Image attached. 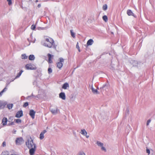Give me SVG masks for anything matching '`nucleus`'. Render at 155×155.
Segmentation results:
<instances>
[{
	"label": "nucleus",
	"instance_id": "1",
	"mask_svg": "<svg viewBox=\"0 0 155 155\" xmlns=\"http://www.w3.org/2000/svg\"><path fill=\"white\" fill-rule=\"evenodd\" d=\"M45 41L43 43V45L49 48L52 47L54 44V41L53 39L49 37H45Z\"/></svg>",
	"mask_w": 155,
	"mask_h": 155
},
{
	"label": "nucleus",
	"instance_id": "2",
	"mask_svg": "<svg viewBox=\"0 0 155 155\" xmlns=\"http://www.w3.org/2000/svg\"><path fill=\"white\" fill-rule=\"evenodd\" d=\"M26 145L28 148H31V147L36 146L35 144L34 143L33 140L31 137L28 138L27 141L25 143Z\"/></svg>",
	"mask_w": 155,
	"mask_h": 155
},
{
	"label": "nucleus",
	"instance_id": "3",
	"mask_svg": "<svg viewBox=\"0 0 155 155\" xmlns=\"http://www.w3.org/2000/svg\"><path fill=\"white\" fill-rule=\"evenodd\" d=\"M64 59L61 58H59L58 61L56 63L57 67L59 69H61L63 66V62H64Z\"/></svg>",
	"mask_w": 155,
	"mask_h": 155
},
{
	"label": "nucleus",
	"instance_id": "4",
	"mask_svg": "<svg viewBox=\"0 0 155 155\" xmlns=\"http://www.w3.org/2000/svg\"><path fill=\"white\" fill-rule=\"evenodd\" d=\"M26 68L28 70H36L37 67L34 64H27L25 66Z\"/></svg>",
	"mask_w": 155,
	"mask_h": 155
},
{
	"label": "nucleus",
	"instance_id": "5",
	"mask_svg": "<svg viewBox=\"0 0 155 155\" xmlns=\"http://www.w3.org/2000/svg\"><path fill=\"white\" fill-rule=\"evenodd\" d=\"M48 62L49 63H53L52 59L53 58L54 56L50 54H48Z\"/></svg>",
	"mask_w": 155,
	"mask_h": 155
},
{
	"label": "nucleus",
	"instance_id": "6",
	"mask_svg": "<svg viewBox=\"0 0 155 155\" xmlns=\"http://www.w3.org/2000/svg\"><path fill=\"white\" fill-rule=\"evenodd\" d=\"M36 146H34V147L30 148L29 153L30 155H33L35 151Z\"/></svg>",
	"mask_w": 155,
	"mask_h": 155
},
{
	"label": "nucleus",
	"instance_id": "7",
	"mask_svg": "<svg viewBox=\"0 0 155 155\" xmlns=\"http://www.w3.org/2000/svg\"><path fill=\"white\" fill-rule=\"evenodd\" d=\"M23 140L22 138H18L16 140V144L20 145L21 144Z\"/></svg>",
	"mask_w": 155,
	"mask_h": 155
},
{
	"label": "nucleus",
	"instance_id": "8",
	"mask_svg": "<svg viewBox=\"0 0 155 155\" xmlns=\"http://www.w3.org/2000/svg\"><path fill=\"white\" fill-rule=\"evenodd\" d=\"M23 116V112L22 110L18 111L15 115V117L17 118H19Z\"/></svg>",
	"mask_w": 155,
	"mask_h": 155
},
{
	"label": "nucleus",
	"instance_id": "9",
	"mask_svg": "<svg viewBox=\"0 0 155 155\" xmlns=\"http://www.w3.org/2000/svg\"><path fill=\"white\" fill-rule=\"evenodd\" d=\"M35 112L33 110H30L29 114L33 119H34L35 117Z\"/></svg>",
	"mask_w": 155,
	"mask_h": 155
},
{
	"label": "nucleus",
	"instance_id": "10",
	"mask_svg": "<svg viewBox=\"0 0 155 155\" xmlns=\"http://www.w3.org/2000/svg\"><path fill=\"white\" fill-rule=\"evenodd\" d=\"M47 131L46 130H44L41 133L39 137V138L41 140H42L44 138V134Z\"/></svg>",
	"mask_w": 155,
	"mask_h": 155
},
{
	"label": "nucleus",
	"instance_id": "11",
	"mask_svg": "<svg viewBox=\"0 0 155 155\" xmlns=\"http://www.w3.org/2000/svg\"><path fill=\"white\" fill-rule=\"evenodd\" d=\"M58 111V109L57 107H55L54 108L51 109V112L54 114H57Z\"/></svg>",
	"mask_w": 155,
	"mask_h": 155
},
{
	"label": "nucleus",
	"instance_id": "12",
	"mask_svg": "<svg viewBox=\"0 0 155 155\" xmlns=\"http://www.w3.org/2000/svg\"><path fill=\"white\" fill-rule=\"evenodd\" d=\"M8 121L6 117H4L3 118L2 120V123L3 126H5L7 124V123Z\"/></svg>",
	"mask_w": 155,
	"mask_h": 155
},
{
	"label": "nucleus",
	"instance_id": "13",
	"mask_svg": "<svg viewBox=\"0 0 155 155\" xmlns=\"http://www.w3.org/2000/svg\"><path fill=\"white\" fill-rule=\"evenodd\" d=\"M59 97L60 98H61L63 100H64L65 99L66 97L64 93H61L59 94Z\"/></svg>",
	"mask_w": 155,
	"mask_h": 155
},
{
	"label": "nucleus",
	"instance_id": "14",
	"mask_svg": "<svg viewBox=\"0 0 155 155\" xmlns=\"http://www.w3.org/2000/svg\"><path fill=\"white\" fill-rule=\"evenodd\" d=\"M69 87V85L68 83H66L64 84L62 87V88L64 89H66L68 87Z\"/></svg>",
	"mask_w": 155,
	"mask_h": 155
},
{
	"label": "nucleus",
	"instance_id": "15",
	"mask_svg": "<svg viewBox=\"0 0 155 155\" xmlns=\"http://www.w3.org/2000/svg\"><path fill=\"white\" fill-rule=\"evenodd\" d=\"M81 131V133L83 135H85L86 137L88 138L89 137V136L86 135L87 132L85 130H82Z\"/></svg>",
	"mask_w": 155,
	"mask_h": 155
},
{
	"label": "nucleus",
	"instance_id": "16",
	"mask_svg": "<svg viewBox=\"0 0 155 155\" xmlns=\"http://www.w3.org/2000/svg\"><path fill=\"white\" fill-rule=\"evenodd\" d=\"M93 43V41L92 39H90L88 40L87 43V45H91Z\"/></svg>",
	"mask_w": 155,
	"mask_h": 155
},
{
	"label": "nucleus",
	"instance_id": "17",
	"mask_svg": "<svg viewBox=\"0 0 155 155\" xmlns=\"http://www.w3.org/2000/svg\"><path fill=\"white\" fill-rule=\"evenodd\" d=\"M127 14L129 16L133 15L134 13L130 10H128L127 11Z\"/></svg>",
	"mask_w": 155,
	"mask_h": 155
},
{
	"label": "nucleus",
	"instance_id": "18",
	"mask_svg": "<svg viewBox=\"0 0 155 155\" xmlns=\"http://www.w3.org/2000/svg\"><path fill=\"white\" fill-rule=\"evenodd\" d=\"M29 59L30 60H33L35 59V57L34 55H30L29 56Z\"/></svg>",
	"mask_w": 155,
	"mask_h": 155
},
{
	"label": "nucleus",
	"instance_id": "19",
	"mask_svg": "<svg viewBox=\"0 0 155 155\" xmlns=\"http://www.w3.org/2000/svg\"><path fill=\"white\" fill-rule=\"evenodd\" d=\"M7 89L6 87H5L0 92V97H1L3 94V92L5 91Z\"/></svg>",
	"mask_w": 155,
	"mask_h": 155
},
{
	"label": "nucleus",
	"instance_id": "20",
	"mask_svg": "<svg viewBox=\"0 0 155 155\" xmlns=\"http://www.w3.org/2000/svg\"><path fill=\"white\" fill-rule=\"evenodd\" d=\"M13 106V104H9L7 105V107L9 109H11Z\"/></svg>",
	"mask_w": 155,
	"mask_h": 155
},
{
	"label": "nucleus",
	"instance_id": "21",
	"mask_svg": "<svg viewBox=\"0 0 155 155\" xmlns=\"http://www.w3.org/2000/svg\"><path fill=\"white\" fill-rule=\"evenodd\" d=\"M103 20L106 22L108 20L107 17L106 15H104L102 17Z\"/></svg>",
	"mask_w": 155,
	"mask_h": 155
},
{
	"label": "nucleus",
	"instance_id": "22",
	"mask_svg": "<svg viewBox=\"0 0 155 155\" xmlns=\"http://www.w3.org/2000/svg\"><path fill=\"white\" fill-rule=\"evenodd\" d=\"M70 32L71 36L73 38H74L75 37V33L74 32H73V30H70Z\"/></svg>",
	"mask_w": 155,
	"mask_h": 155
},
{
	"label": "nucleus",
	"instance_id": "23",
	"mask_svg": "<svg viewBox=\"0 0 155 155\" xmlns=\"http://www.w3.org/2000/svg\"><path fill=\"white\" fill-rule=\"evenodd\" d=\"M23 72V71L22 70H21L19 72V73L16 76L15 78H18L21 75V74Z\"/></svg>",
	"mask_w": 155,
	"mask_h": 155
},
{
	"label": "nucleus",
	"instance_id": "24",
	"mask_svg": "<svg viewBox=\"0 0 155 155\" xmlns=\"http://www.w3.org/2000/svg\"><path fill=\"white\" fill-rule=\"evenodd\" d=\"M28 58V56L25 54H22L21 55V58L22 59H26Z\"/></svg>",
	"mask_w": 155,
	"mask_h": 155
},
{
	"label": "nucleus",
	"instance_id": "25",
	"mask_svg": "<svg viewBox=\"0 0 155 155\" xmlns=\"http://www.w3.org/2000/svg\"><path fill=\"white\" fill-rule=\"evenodd\" d=\"M8 154L9 153L8 151H5L2 153L1 155H8Z\"/></svg>",
	"mask_w": 155,
	"mask_h": 155
},
{
	"label": "nucleus",
	"instance_id": "26",
	"mask_svg": "<svg viewBox=\"0 0 155 155\" xmlns=\"http://www.w3.org/2000/svg\"><path fill=\"white\" fill-rule=\"evenodd\" d=\"M15 122L17 123H20L21 122V121L20 119H15Z\"/></svg>",
	"mask_w": 155,
	"mask_h": 155
},
{
	"label": "nucleus",
	"instance_id": "27",
	"mask_svg": "<svg viewBox=\"0 0 155 155\" xmlns=\"http://www.w3.org/2000/svg\"><path fill=\"white\" fill-rule=\"evenodd\" d=\"M97 143L98 146H100L101 147H102V146L103 145V143H101V142L99 141H97Z\"/></svg>",
	"mask_w": 155,
	"mask_h": 155
},
{
	"label": "nucleus",
	"instance_id": "28",
	"mask_svg": "<svg viewBox=\"0 0 155 155\" xmlns=\"http://www.w3.org/2000/svg\"><path fill=\"white\" fill-rule=\"evenodd\" d=\"M107 8V6L106 4L104 5L103 7V9L104 10H106Z\"/></svg>",
	"mask_w": 155,
	"mask_h": 155
},
{
	"label": "nucleus",
	"instance_id": "29",
	"mask_svg": "<svg viewBox=\"0 0 155 155\" xmlns=\"http://www.w3.org/2000/svg\"><path fill=\"white\" fill-rule=\"evenodd\" d=\"M76 48L78 49V51L80 52V47H79V45H78V43L77 42L76 45Z\"/></svg>",
	"mask_w": 155,
	"mask_h": 155
},
{
	"label": "nucleus",
	"instance_id": "30",
	"mask_svg": "<svg viewBox=\"0 0 155 155\" xmlns=\"http://www.w3.org/2000/svg\"><path fill=\"white\" fill-rule=\"evenodd\" d=\"M52 72V70L51 68H49L48 69V72L49 74H50Z\"/></svg>",
	"mask_w": 155,
	"mask_h": 155
},
{
	"label": "nucleus",
	"instance_id": "31",
	"mask_svg": "<svg viewBox=\"0 0 155 155\" xmlns=\"http://www.w3.org/2000/svg\"><path fill=\"white\" fill-rule=\"evenodd\" d=\"M35 28H36V26H35V25H32L31 26V30H34Z\"/></svg>",
	"mask_w": 155,
	"mask_h": 155
},
{
	"label": "nucleus",
	"instance_id": "32",
	"mask_svg": "<svg viewBox=\"0 0 155 155\" xmlns=\"http://www.w3.org/2000/svg\"><path fill=\"white\" fill-rule=\"evenodd\" d=\"M28 102H26L23 105V107H26L27 106H28Z\"/></svg>",
	"mask_w": 155,
	"mask_h": 155
},
{
	"label": "nucleus",
	"instance_id": "33",
	"mask_svg": "<svg viewBox=\"0 0 155 155\" xmlns=\"http://www.w3.org/2000/svg\"><path fill=\"white\" fill-rule=\"evenodd\" d=\"M7 1L8 2V4L9 5H12V0H7Z\"/></svg>",
	"mask_w": 155,
	"mask_h": 155
},
{
	"label": "nucleus",
	"instance_id": "34",
	"mask_svg": "<svg viewBox=\"0 0 155 155\" xmlns=\"http://www.w3.org/2000/svg\"><path fill=\"white\" fill-rule=\"evenodd\" d=\"M92 90L93 93H97V90L96 89H94L93 88H92Z\"/></svg>",
	"mask_w": 155,
	"mask_h": 155
},
{
	"label": "nucleus",
	"instance_id": "35",
	"mask_svg": "<svg viewBox=\"0 0 155 155\" xmlns=\"http://www.w3.org/2000/svg\"><path fill=\"white\" fill-rule=\"evenodd\" d=\"M150 121H151L150 120H147V125H148L150 123Z\"/></svg>",
	"mask_w": 155,
	"mask_h": 155
},
{
	"label": "nucleus",
	"instance_id": "36",
	"mask_svg": "<svg viewBox=\"0 0 155 155\" xmlns=\"http://www.w3.org/2000/svg\"><path fill=\"white\" fill-rule=\"evenodd\" d=\"M146 152L147 153H148V155H149L150 153V150L148 149H147Z\"/></svg>",
	"mask_w": 155,
	"mask_h": 155
},
{
	"label": "nucleus",
	"instance_id": "37",
	"mask_svg": "<svg viewBox=\"0 0 155 155\" xmlns=\"http://www.w3.org/2000/svg\"><path fill=\"white\" fill-rule=\"evenodd\" d=\"M101 149L103 150H104L105 151H106V149L105 147H103V146L102 147H101Z\"/></svg>",
	"mask_w": 155,
	"mask_h": 155
},
{
	"label": "nucleus",
	"instance_id": "38",
	"mask_svg": "<svg viewBox=\"0 0 155 155\" xmlns=\"http://www.w3.org/2000/svg\"><path fill=\"white\" fill-rule=\"evenodd\" d=\"M2 145L3 147H5L6 145V143L4 141L2 143Z\"/></svg>",
	"mask_w": 155,
	"mask_h": 155
},
{
	"label": "nucleus",
	"instance_id": "39",
	"mask_svg": "<svg viewBox=\"0 0 155 155\" xmlns=\"http://www.w3.org/2000/svg\"><path fill=\"white\" fill-rule=\"evenodd\" d=\"M80 155H85V153L83 152H81L80 153Z\"/></svg>",
	"mask_w": 155,
	"mask_h": 155
},
{
	"label": "nucleus",
	"instance_id": "40",
	"mask_svg": "<svg viewBox=\"0 0 155 155\" xmlns=\"http://www.w3.org/2000/svg\"><path fill=\"white\" fill-rule=\"evenodd\" d=\"M14 124V122H12L11 124H10L11 125H13Z\"/></svg>",
	"mask_w": 155,
	"mask_h": 155
},
{
	"label": "nucleus",
	"instance_id": "41",
	"mask_svg": "<svg viewBox=\"0 0 155 155\" xmlns=\"http://www.w3.org/2000/svg\"><path fill=\"white\" fill-rule=\"evenodd\" d=\"M38 7L39 8L41 7V5L40 4L38 5Z\"/></svg>",
	"mask_w": 155,
	"mask_h": 155
},
{
	"label": "nucleus",
	"instance_id": "42",
	"mask_svg": "<svg viewBox=\"0 0 155 155\" xmlns=\"http://www.w3.org/2000/svg\"><path fill=\"white\" fill-rule=\"evenodd\" d=\"M11 155H16L15 154H12Z\"/></svg>",
	"mask_w": 155,
	"mask_h": 155
},
{
	"label": "nucleus",
	"instance_id": "43",
	"mask_svg": "<svg viewBox=\"0 0 155 155\" xmlns=\"http://www.w3.org/2000/svg\"><path fill=\"white\" fill-rule=\"evenodd\" d=\"M38 0H36V2H38Z\"/></svg>",
	"mask_w": 155,
	"mask_h": 155
},
{
	"label": "nucleus",
	"instance_id": "44",
	"mask_svg": "<svg viewBox=\"0 0 155 155\" xmlns=\"http://www.w3.org/2000/svg\"><path fill=\"white\" fill-rule=\"evenodd\" d=\"M0 107H1V105H0Z\"/></svg>",
	"mask_w": 155,
	"mask_h": 155
}]
</instances>
